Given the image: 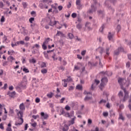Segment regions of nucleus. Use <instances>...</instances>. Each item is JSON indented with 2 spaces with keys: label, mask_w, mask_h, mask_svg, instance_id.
<instances>
[{
  "label": "nucleus",
  "mask_w": 131,
  "mask_h": 131,
  "mask_svg": "<svg viewBox=\"0 0 131 131\" xmlns=\"http://www.w3.org/2000/svg\"><path fill=\"white\" fill-rule=\"evenodd\" d=\"M4 8V3L3 2H0V9H3Z\"/></svg>",
  "instance_id": "13d9d810"
},
{
  "label": "nucleus",
  "mask_w": 131,
  "mask_h": 131,
  "mask_svg": "<svg viewBox=\"0 0 131 131\" xmlns=\"http://www.w3.org/2000/svg\"><path fill=\"white\" fill-rule=\"evenodd\" d=\"M1 22H5V16H2V18L1 19Z\"/></svg>",
  "instance_id": "0e129e2a"
},
{
  "label": "nucleus",
  "mask_w": 131,
  "mask_h": 131,
  "mask_svg": "<svg viewBox=\"0 0 131 131\" xmlns=\"http://www.w3.org/2000/svg\"><path fill=\"white\" fill-rule=\"evenodd\" d=\"M30 39V37H29V36H26L25 38V40L26 41H29V40Z\"/></svg>",
  "instance_id": "bf43d9fd"
},
{
  "label": "nucleus",
  "mask_w": 131,
  "mask_h": 131,
  "mask_svg": "<svg viewBox=\"0 0 131 131\" xmlns=\"http://www.w3.org/2000/svg\"><path fill=\"white\" fill-rule=\"evenodd\" d=\"M54 95V93L52 92H50V93H48L47 94V96L48 98L51 99V98H53V95Z\"/></svg>",
  "instance_id": "6ab92c4d"
},
{
  "label": "nucleus",
  "mask_w": 131,
  "mask_h": 131,
  "mask_svg": "<svg viewBox=\"0 0 131 131\" xmlns=\"http://www.w3.org/2000/svg\"><path fill=\"white\" fill-rule=\"evenodd\" d=\"M110 3L113 4V5H115L116 4V0H109Z\"/></svg>",
  "instance_id": "5fc2aeb1"
},
{
  "label": "nucleus",
  "mask_w": 131,
  "mask_h": 131,
  "mask_svg": "<svg viewBox=\"0 0 131 131\" xmlns=\"http://www.w3.org/2000/svg\"><path fill=\"white\" fill-rule=\"evenodd\" d=\"M43 54L46 59H47L48 60H49V59H50V57H49V55L48 54V53H47V52L46 51L43 52Z\"/></svg>",
  "instance_id": "412c9836"
},
{
  "label": "nucleus",
  "mask_w": 131,
  "mask_h": 131,
  "mask_svg": "<svg viewBox=\"0 0 131 131\" xmlns=\"http://www.w3.org/2000/svg\"><path fill=\"white\" fill-rule=\"evenodd\" d=\"M104 28H105V26H104V25H103L100 29H99V31H100V32H103V31H104Z\"/></svg>",
  "instance_id": "f704fd0d"
},
{
  "label": "nucleus",
  "mask_w": 131,
  "mask_h": 131,
  "mask_svg": "<svg viewBox=\"0 0 131 131\" xmlns=\"http://www.w3.org/2000/svg\"><path fill=\"white\" fill-rule=\"evenodd\" d=\"M9 59H10V62H11V63L13 62V60H15V58L12 56H10L9 57H8L7 60H9Z\"/></svg>",
  "instance_id": "b1692460"
},
{
  "label": "nucleus",
  "mask_w": 131,
  "mask_h": 131,
  "mask_svg": "<svg viewBox=\"0 0 131 131\" xmlns=\"http://www.w3.org/2000/svg\"><path fill=\"white\" fill-rule=\"evenodd\" d=\"M62 81H63V86L64 88H67V84H68L67 80L64 79L62 80Z\"/></svg>",
  "instance_id": "2eb2a0df"
},
{
  "label": "nucleus",
  "mask_w": 131,
  "mask_h": 131,
  "mask_svg": "<svg viewBox=\"0 0 131 131\" xmlns=\"http://www.w3.org/2000/svg\"><path fill=\"white\" fill-rule=\"evenodd\" d=\"M76 5L77 6V9L80 10L81 9V5L80 4V0H77L76 2Z\"/></svg>",
  "instance_id": "1a4fd4ad"
},
{
  "label": "nucleus",
  "mask_w": 131,
  "mask_h": 131,
  "mask_svg": "<svg viewBox=\"0 0 131 131\" xmlns=\"http://www.w3.org/2000/svg\"><path fill=\"white\" fill-rule=\"evenodd\" d=\"M97 13H98V15H102V14H103V13H104V11L98 10V11H97Z\"/></svg>",
  "instance_id": "49530a36"
},
{
  "label": "nucleus",
  "mask_w": 131,
  "mask_h": 131,
  "mask_svg": "<svg viewBox=\"0 0 131 131\" xmlns=\"http://www.w3.org/2000/svg\"><path fill=\"white\" fill-rule=\"evenodd\" d=\"M126 67L127 68H129V67H130V62H129V61H128L126 63Z\"/></svg>",
  "instance_id": "a18cd8bd"
},
{
  "label": "nucleus",
  "mask_w": 131,
  "mask_h": 131,
  "mask_svg": "<svg viewBox=\"0 0 131 131\" xmlns=\"http://www.w3.org/2000/svg\"><path fill=\"white\" fill-rule=\"evenodd\" d=\"M82 96V94L80 92H78L76 95V97H78V98H81Z\"/></svg>",
  "instance_id": "c85d7f7f"
},
{
  "label": "nucleus",
  "mask_w": 131,
  "mask_h": 131,
  "mask_svg": "<svg viewBox=\"0 0 131 131\" xmlns=\"http://www.w3.org/2000/svg\"><path fill=\"white\" fill-rule=\"evenodd\" d=\"M58 9L59 11H62V10H63V6H59L58 7Z\"/></svg>",
  "instance_id": "680f3d73"
},
{
  "label": "nucleus",
  "mask_w": 131,
  "mask_h": 131,
  "mask_svg": "<svg viewBox=\"0 0 131 131\" xmlns=\"http://www.w3.org/2000/svg\"><path fill=\"white\" fill-rule=\"evenodd\" d=\"M46 44H45L43 43V45H42V48L43 50H46L47 48Z\"/></svg>",
  "instance_id": "c03bdc74"
},
{
  "label": "nucleus",
  "mask_w": 131,
  "mask_h": 131,
  "mask_svg": "<svg viewBox=\"0 0 131 131\" xmlns=\"http://www.w3.org/2000/svg\"><path fill=\"white\" fill-rule=\"evenodd\" d=\"M68 36H69V38H70V39H72V38H73V37H74L73 34L71 33L68 34Z\"/></svg>",
  "instance_id": "7c9ffc66"
},
{
  "label": "nucleus",
  "mask_w": 131,
  "mask_h": 131,
  "mask_svg": "<svg viewBox=\"0 0 131 131\" xmlns=\"http://www.w3.org/2000/svg\"><path fill=\"white\" fill-rule=\"evenodd\" d=\"M110 50V48H108L106 49V55H110V53H109V51Z\"/></svg>",
  "instance_id": "3c124183"
},
{
  "label": "nucleus",
  "mask_w": 131,
  "mask_h": 131,
  "mask_svg": "<svg viewBox=\"0 0 131 131\" xmlns=\"http://www.w3.org/2000/svg\"><path fill=\"white\" fill-rule=\"evenodd\" d=\"M40 115L41 119H47V118H49V115L47 113L41 112Z\"/></svg>",
  "instance_id": "39448f33"
},
{
  "label": "nucleus",
  "mask_w": 131,
  "mask_h": 131,
  "mask_svg": "<svg viewBox=\"0 0 131 131\" xmlns=\"http://www.w3.org/2000/svg\"><path fill=\"white\" fill-rule=\"evenodd\" d=\"M3 120H6L7 119V115H5L3 116L2 118Z\"/></svg>",
  "instance_id": "338daca9"
},
{
  "label": "nucleus",
  "mask_w": 131,
  "mask_h": 131,
  "mask_svg": "<svg viewBox=\"0 0 131 131\" xmlns=\"http://www.w3.org/2000/svg\"><path fill=\"white\" fill-rule=\"evenodd\" d=\"M118 96L120 98L121 97H123V92L122 91H120L118 94Z\"/></svg>",
  "instance_id": "473e14b6"
},
{
  "label": "nucleus",
  "mask_w": 131,
  "mask_h": 131,
  "mask_svg": "<svg viewBox=\"0 0 131 131\" xmlns=\"http://www.w3.org/2000/svg\"><path fill=\"white\" fill-rule=\"evenodd\" d=\"M23 71H24L26 73H29V70L26 69V68H24L23 70Z\"/></svg>",
  "instance_id": "58836bf2"
},
{
  "label": "nucleus",
  "mask_w": 131,
  "mask_h": 131,
  "mask_svg": "<svg viewBox=\"0 0 131 131\" xmlns=\"http://www.w3.org/2000/svg\"><path fill=\"white\" fill-rule=\"evenodd\" d=\"M23 6L24 9H26V8H27V3L23 2Z\"/></svg>",
  "instance_id": "a19ab883"
},
{
  "label": "nucleus",
  "mask_w": 131,
  "mask_h": 131,
  "mask_svg": "<svg viewBox=\"0 0 131 131\" xmlns=\"http://www.w3.org/2000/svg\"><path fill=\"white\" fill-rule=\"evenodd\" d=\"M29 21L30 23L32 24V23H33V21H34V17L30 18L29 19Z\"/></svg>",
  "instance_id": "72a5a7b5"
},
{
  "label": "nucleus",
  "mask_w": 131,
  "mask_h": 131,
  "mask_svg": "<svg viewBox=\"0 0 131 131\" xmlns=\"http://www.w3.org/2000/svg\"><path fill=\"white\" fill-rule=\"evenodd\" d=\"M76 89L78 90V91H82V86L78 84L76 86Z\"/></svg>",
  "instance_id": "f3484780"
},
{
  "label": "nucleus",
  "mask_w": 131,
  "mask_h": 131,
  "mask_svg": "<svg viewBox=\"0 0 131 131\" xmlns=\"http://www.w3.org/2000/svg\"><path fill=\"white\" fill-rule=\"evenodd\" d=\"M31 15H32L34 17H35V16H36V12L35 11H32L31 12Z\"/></svg>",
  "instance_id": "79ce46f5"
},
{
  "label": "nucleus",
  "mask_w": 131,
  "mask_h": 131,
  "mask_svg": "<svg viewBox=\"0 0 131 131\" xmlns=\"http://www.w3.org/2000/svg\"><path fill=\"white\" fill-rule=\"evenodd\" d=\"M57 22H58L57 21H55L54 23H53L52 21V20H50L49 25H50V26H54V25H56V24H57Z\"/></svg>",
  "instance_id": "dca6fc26"
},
{
  "label": "nucleus",
  "mask_w": 131,
  "mask_h": 131,
  "mask_svg": "<svg viewBox=\"0 0 131 131\" xmlns=\"http://www.w3.org/2000/svg\"><path fill=\"white\" fill-rule=\"evenodd\" d=\"M41 73H42V74H46V73H47L48 72V70H47L46 69H42L41 70Z\"/></svg>",
  "instance_id": "393cba45"
},
{
  "label": "nucleus",
  "mask_w": 131,
  "mask_h": 131,
  "mask_svg": "<svg viewBox=\"0 0 131 131\" xmlns=\"http://www.w3.org/2000/svg\"><path fill=\"white\" fill-rule=\"evenodd\" d=\"M64 116H65V117H70V115L69 114V113H66Z\"/></svg>",
  "instance_id": "4d7b16f0"
},
{
  "label": "nucleus",
  "mask_w": 131,
  "mask_h": 131,
  "mask_svg": "<svg viewBox=\"0 0 131 131\" xmlns=\"http://www.w3.org/2000/svg\"><path fill=\"white\" fill-rule=\"evenodd\" d=\"M68 129H69V127L68 125L65 124L64 126L62 127V130L63 131H68Z\"/></svg>",
  "instance_id": "4468645a"
},
{
  "label": "nucleus",
  "mask_w": 131,
  "mask_h": 131,
  "mask_svg": "<svg viewBox=\"0 0 131 131\" xmlns=\"http://www.w3.org/2000/svg\"><path fill=\"white\" fill-rule=\"evenodd\" d=\"M99 49H100V50L99 51V53L101 56H102V55L103 54V53H104V48L100 47Z\"/></svg>",
  "instance_id": "5701e85b"
},
{
  "label": "nucleus",
  "mask_w": 131,
  "mask_h": 131,
  "mask_svg": "<svg viewBox=\"0 0 131 131\" xmlns=\"http://www.w3.org/2000/svg\"><path fill=\"white\" fill-rule=\"evenodd\" d=\"M30 63H33V64H34L36 63V60L34 58H33L32 60H30Z\"/></svg>",
  "instance_id": "37998d69"
},
{
  "label": "nucleus",
  "mask_w": 131,
  "mask_h": 131,
  "mask_svg": "<svg viewBox=\"0 0 131 131\" xmlns=\"http://www.w3.org/2000/svg\"><path fill=\"white\" fill-rule=\"evenodd\" d=\"M55 57H56V54L55 53H54L53 55L52 56V58H53V59H54V61L58 60V58H55Z\"/></svg>",
  "instance_id": "8fccbe9b"
},
{
  "label": "nucleus",
  "mask_w": 131,
  "mask_h": 131,
  "mask_svg": "<svg viewBox=\"0 0 131 131\" xmlns=\"http://www.w3.org/2000/svg\"><path fill=\"white\" fill-rule=\"evenodd\" d=\"M82 72H83V74H88V72L85 71V67L82 68Z\"/></svg>",
  "instance_id": "e433bc0d"
},
{
  "label": "nucleus",
  "mask_w": 131,
  "mask_h": 131,
  "mask_svg": "<svg viewBox=\"0 0 131 131\" xmlns=\"http://www.w3.org/2000/svg\"><path fill=\"white\" fill-rule=\"evenodd\" d=\"M66 80L69 82H71L72 81V78H71V77L70 76H68V78L66 79Z\"/></svg>",
  "instance_id": "cd10ccee"
},
{
  "label": "nucleus",
  "mask_w": 131,
  "mask_h": 131,
  "mask_svg": "<svg viewBox=\"0 0 131 131\" xmlns=\"http://www.w3.org/2000/svg\"><path fill=\"white\" fill-rule=\"evenodd\" d=\"M92 99H93V97H92L86 96L84 99V101H85V102H86L87 101H89V100H92Z\"/></svg>",
  "instance_id": "aec40b11"
},
{
  "label": "nucleus",
  "mask_w": 131,
  "mask_h": 131,
  "mask_svg": "<svg viewBox=\"0 0 131 131\" xmlns=\"http://www.w3.org/2000/svg\"><path fill=\"white\" fill-rule=\"evenodd\" d=\"M82 67V64H81V63H78L77 65L75 66V70H79L80 69H81Z\"/></svg>",
  "instance_id": "9d476101"
},
{
  "label": "nucleus",
  "mask_w": 131,
  "mask_h": 131,
  "mask_svg": "<svg viewBox=\"0 0 131 131\" xmlns=\"http://www.w3.org/2000/svg\"><path fill=\"white\" fill-rule=\"evenodd\" d=\"M120 53V52L118 50L115 51V55H116V56H118V55H119Z\"/></svg>",
  "instance_id": "6e6d98bb"
},
{
  "label": "nucleus",
  "mask_w": 131,
  "mask_h": 131,
  "mask_svg": "<svg viewBox=\"0 0 131 131\" xmlns=\"http://www.w3.org/2000/svg\"><path fill=\"white\" fill-rule=\"evenodd\" d=\"M26 84H27V82H26V81H22L19 84V86L20 89L25 90V89H26Z\"/></svg>",
  "instance_id": "20e7f679"
},
{
  "label": "nucleus",
  "mask_w": 131,
  "mask_h": 131,
  "mask_svg": "<svg viewBox=\"0 0 131 131\" xmlns=\"http://www.w3.org/2000/svg\"><path fill=\"white\" fill-rule=\"evenodd\" d=\"M9 114L10 115L14 114V110H13V109L10 108Z\"/></svg>",
  "instance_id": "09e8293b"
},
{
  "label": "nucleus",
  "mask_w": 131,
  "mask_h": 131,
  "mask_svg": "<svg viewBox=\"0 0 131 131\" xmlns=\"http://www.w3.org/2000/svg\"><path fill=\"white\" fill-rule=\"evenodd\" d=\"M113 36H114V34L112 33L111 32H109L107 35L108 40H112L113 39Z\"/></svg>",
  "instance_id": "0eeeda50"
},
{
  "label": "nucleus",
  "mask_w": 131,
  "mask_h": 131,
  "mask_svg": "<svg viewBox=\"0 0 131 131\" xmlns=\"http://www.w3.org/2000/svg\"><path fill=\"white\" fill-rule=\"evenodd\" d=\"M107 101L106 100H104V99H101L99 102V104H102V103H104L105 104V103H106Z\"/></svg>",
  "instance_id": "4c0bfd02"
},
{
  "label": "nucleus",
  "mask_w": 131,
  "mask_h": 131,
  "mask_svg": "<svg viewBox=\"0 0 131 131\" xmlns=\"http://www.w3.org/2000/svg\"><path fill=\"white\" fill-rule=\"evenodd\" d=\"M60 34L61 36L62 37H65V34H63V33L61 32V31H57V32L56 34V36H60Z\"/></svg>",
  "instance_id": "f8f14e48"
},
{
  "label": "nucleus",
  "mask_w": 131,
  "mask_h": 131,
  "mask_svg": "<svg viewBox=\"0 0 131 131\" xmlns=\"http://www.w3.org/2000/svg\"><path fill=\"white\" fill-rule=\"evenodd\" d=\"M91 24V23L87 21L86 22L85 24V28L86 29H88V30H92V28L90 26V25Z\"/></svg>",
  "instance_id": "6e6552de"
},
{
  "label": "nucleus",
  "mask_w": 131,
  "mask_h": 131,
  "mask_svg": "<svg viewBox=\"0 0 131 131\" xmlns=\"http://www.w3.org/2000/svg\"><path fill=\"white\" fill-rule=\"evenodd\" d=\"M39 7L40 8V9H45V6L42 3H40L39 5Z\"/></svg>",
  "instance_id": "603ef678"
},
{
  "label": "nucleus",
  "mask_w": 131,
  "mask_h": 131,
  "mask_svg": "<svg viewBox=\"0 0 131 131\" xmlns=\"http://www.w3.org/2000/svg\"><path fill=\"white\" fill-rule=\"evenodd\" d=\"M47 67V63L46 62H42L40 65L41 68H45Z\"/></svg>",
  "instance_id": "a878e982"
},
{
  "label": "nucleus",
  "mask_w": 131,
  "mask_h": 131,
  "mask_svg": "<svg viewBox=\"0 0 131 131\" xmlns=\"http://www.w3.org/2000/svg\"><path fill=\"white\" fill-rule=\"evenodd\" d=\"M0 128H1V129H4V124H3V123H1L0 124Z\"/></svg>",
  "instance_id": "e2e57ef3"
},
{
  "label": "nucleus",
  "mask_w": 131,
  "mask_h": 131,
  "mask_svg": "<svg viewBox=\"0 0 131 131\" xmlns=\"http://www.w3.org/2000/svg\"><path fill=\"white\" fill-rule=\"evenodd\" d=\"M19 109L20 110H25V105H24V103H22L19 105Z\"/></svg>",
  "instance_id": "ddd939ff"
},
{
  "label": "nucleus",
  "mask_w": 131,
  "mask_h": 131,
  "mask_svg": "<svg viewBox=\"0 0 131 131\" xmlns=\"http://www.w3.org/2000/svg\"><path fill=\"white\" fill-rule=\"evenodd\" d=\"M65 109H66V110H67V111H69V110H70V109H71V108L70 107V106H69V105H67L65 106Z\"/></svg>",
  "instance_id": "ea45409f"
},
{
  "label": "nucleus",
  "mask_w": 131,
  "mask_h": 131,
  "mask_svg": "<svg viewBox=\"0 0 131 131\" xmlns=\"http://www.w3.org/2000/svg\"><path fill=\"white\" fill-rule=\"evenodd\" d=\"M7 95H8L11 98H15V96H16V92L15 91H13L12 92L8 91L7 93Z\"/></svg>",
  "instance_id": "423d86ee"
},
{
  "label": "nucleus",
  "mask_w": 131,
  "mask_h": 131,
  "mask_svg": "<svg viewBox=\"0 0 131 131\" xmlns=\"http://www.w3.org/2000/svg\"><path fill=\"white\" fill-rule=\"evenodd\" d=\"M50 41V38H48L45 40V41L43 42L45 45H47Z\"/></svg>",
  "instance_id": "c9c22d12"
},
{
  "label": "nucleus",
  "mask_w": 131,
  "mask_h": 131,
  "mask_svg": "<svg viewBox=\"0 0 131 131\" xmlns=\"http://www.w3.org/2000/svg\"><path fill=\"white\" fill-rule=\"evenodd\" d=\"M76 27L78 29H81L82 28V26L80 23L78 24L76 26Z\"/></svg>",
  "instance_id": "c756f323"
},
{
  "label": "nucleus",
  "mask_w": 131,
  "mask_h": 131,
  "mask_svg": "<svg viewBox=\"0 0 131 131\" xmlns=\"http://www.w3.org/2000/svg\"><path fill=\"white\" fill-rule=\"evenodd\" d=\"M72 18H76V17H77V14H76V13H72Z\"/></svg>",
  "instance_id": "de8ad7c7"
},
{
  "label": "nucleus",
  "mask_w": 131,
  "mask_h": 131,
  "mask_svg": "<svg viewBox=\"0 0 131 131\" xmlns=\"http://www.w3.org/2000/svg\"><path fill=\"white\" fill-rule=\"evenodd\" d=\"M36 103H39L40 102V99L38 98H36L35 99Z\"/></svg>",
  "instance_id": "69168bd1"
},
{
  "label": "nucleus",
  "mask_w": 131,
  "mask_h": 131,
  "mask_svg": "<svg viewBox=\"0 0 131 131\" xmlns=\"http://www.w3.org/2000/svg\"><path fill=\"white\" fill-rule=\"evenodd\" d=\"M103 115L105 117H106V116H108V112H103Z\"/></svg>",
  "instance_id": "052dcab7"
},
{
  "label": "nucleus",
  "mask_w": 131,
  "mask_h": 131,
  "mask_svg": "<svg viewBox=\"0 0 131 131\" xmlns=\"http://www.w3.org/2000/svg\"><path fill=\"white\" fill-rule=\"evenodd\" d=\"M124 96L122 99H121V101H122V102H125V101H126V99L128 98V92H127L126 89H124Z\"/></svg>",
  "instance_id": "7ed1b4c3"
},
{
  "label": "nucleus",
  "mask_w": 131,
  "mask_h": 131,
  "mask_svg": "<svg viewBox=\"0 0 131 131\" xmlns=\"http://www.w3.org/2000/svg\"><path fill=\"white\" fill-rule=\"evenodd\" d=\"M20 115L18 117V122H16L15 123V125L18 126V125H22L23 124V122H24V120L23 119V112L22 111H19L18 113H17V115Z\"/></svg>",
  "instance_id": "f257e3e1"
},
{
  "label": "nucleus",
  "mask_w": 131,
  "mask_h": 131,
  "mask_svg": "<svg viewBox=\"0 0 131 131\" xmlns=\"http://www.w3.org/2000/svg\"><path fill=\"white\" fill-rule=\"evenodd\" d=\"M96 11H97V7L94 4H92L91 5V8L88 10L87 13L88 15H91V14L95 13Z\"/></svg>",
  "instance_id": "f03ea898"
},
{
  "label": "nucleus",
  "mask_w": 131,
  "mask_h": 131,
  "mask_svg": "<svg viewBox=\"0 0 131 131\" xmlns=\"http://www.w3.org/2000/svg\"><path fill=\"white\" fill-rule=\"evenodd\" d=\"M119 119H121L123 121L124 120V118L123 117V116L122 115V113H120L119 114Z\"/></svg>",
  "instance_id": "4be33fe9"
},
{
  "label": "nucleus",
  "mask_w": 131,
  "mask_h": 131,
  "mask_svg": "<svg viewBox=\"0 0 131 131\" xmlns=\"http://www.w3.org/2000/svg\"><path fill=\"white\" fill-rule=\"evenodd\" d=\"M7 131H12V128L10 127H8L6 129Z\"/></svg>",
  "instance_id": "774afa93"
},
{
  "label": "nucleus",
  "mask_w": 131,
  "mask_h": 131,
  "mask_svg": "<svg viewBox=\"0 0 131 131\" xmlns=\"http://www.w3.org/2000/svg\"><path fill=\"white\" fill-rule=\"evenodd\" d=\"M128 107L130 110V111H131V98L130 99H129L128 100Z\"/></svg>",
  "instance_id": "2f4dec72"
},
{
  "label": "nucleus",
  "mask_w": 131,
  "mask_h": 131,
  "mask_svg": "<svg viewBox=\"0 0 131 131\" xmlns=\"http://www.w3.org/2000/svg\"><path fill=\"white\" fill-rule=\"evenodd\" d=\"M123 80H124V78L119 77L118 78V82L119 84H123L122 82H123Z\"/></svg>",
  "instance_id": "9b49d317"
},
{
  "label": "nucleus",
  "mask_w": 131,
  "mask_h": 131,
  "mask_svg": "<svg viewBox=\"0 0 131 131\" xmlns=\"http://www.w3.org/2000/svg\"><path fill=\"white\" fill-rule=\"evenodd\" d=\"M116 30L118 31V32H119L121 30V26L120 25H118L116 27Z\"/></svg>",
  "instance_id": "bb28decb"
},
{
  "label": "nucleus",
  "mask_w": 131,
  "mask_h": 131,
  "mask_svg": "<svg viewBox=\"0 0 131 131\" xmlns=\"http://www.w3.org/2000/svg\"><path fill=\"white\" fill-rule=\"evenodd\" d=\"M118 51L120 52H123L124 49L123 47H119L118 48Z\"/></svg>",
  "instance_id": "864d4df0"
},
{
  "label": "nucleus",
  "mask_w": 131,
  "mask_h": 131,
  "mask_svg": "<svg viewBox=\"0 0 131 131\" xmlns=\"http://www.w3.org/2000/svg\"><path fill=\"white\" fill-rule=\"evenodd\" d=\"M101 82H108V78L107 77H104V78H102L101 80Z\"/></svg>",
  "instance_id": "a211bd4d"
}]
</instances>
